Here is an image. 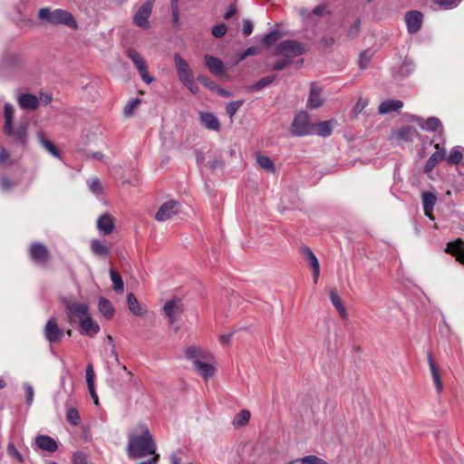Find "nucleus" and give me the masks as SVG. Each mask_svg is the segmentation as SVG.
I'll return each instance as SVG.
<instances>
[{
  "instance_id": "nucleus-29",
  "label": "nucleus",
  "mask_w": 464,
  "mask_h": 464,
  "mask_svg": "<svg viewBox=\"0 0 464 464\" xmlns=\"http://www.w3.org/2000/svg\"><path fill=\"white\" fill-rule=\"evenodd\" d=\"M37 447L43 450L54 452L58 449L57 442L46 435H39L35 438Z\"/></svg>"
},
{
  "instance_id": "nucleus-42",
  "label": "nucleus",
  "mask_w": 464,
  "mask_h": 464,
  "mask_svg": "<svg viewBox=\"0 0 464 464\" xmlns=\"http://www.w3.org/2000/svg\"><path fill=\"white\" fill-rule=\"evenodd\" d=\"M87 185L90 191L96 197H100L102 194L103 187L101 180L98 178H91L87 180Z\"/></svg>"
},
{
  "instance_id": "nucleus-58",
  "label": "nucleus",
  "mask_w": 464,
  "mask_h": 464,
  "mask_svg": "<svg viewBox=\"0 0 464 464\" xmlns=\"http://www.w3.org/2000/svg\"><path fill=\"white\" fill-rule=\"evenodd\" d=\"M185 87H187L192 93L196 94L198 92L199 89L197 83L194 81V78H188V80L181 82Z\"/></svg>"
},
{
  "instance_id": "nucleus-59",
  "label": "nucleus",
  "mask_w": 464,
  "mask_h": 464,
  "mask_svg": "<svg viewBox=\"0 0 464 464\" xmlns=\"http://www.w3.org/2000/svg\"><path fill=\"white\" fill-rule=\"evenodd\" d=\"M371 58H372V54L369 51H365V52L362 53L360 55V60H359L360 67L362 69L366 68Z\"/></svg>"
},
{
  "instance_id": "nucleus-55",
  "label": "nucleus",
  "mask_w": 464,
  "mask_h": 464,
  "mask_svg": "<svg viewBox=\"0 0 464 464\" xmlns=\"http://www.w3.org/2000/svg\"><path fill=\"white\" fill-rule=\"evenodd\" d=\"M242 104L243 101L241 100L229 102L226 108L227 113L232 118Z\"/></svg>"
},
{
  "instance_id": "nucleus-8",
  "label": "nucleus",
  "mask_w": 464,
  "mask_h": 464,
  "mask_svg": "<svg viewBox=\"0 0 464 464\" xmlns=\"http://www.w3.org/2000/svg\"><path fill=\"white\" fill-rule=\"evenodd\" d=\"M304 45L294 40H285L278 44L276 54L293 59L304 53Z\"/></svg>"
},
{
  "instance_id": "nucleus-51",
  "label": "nucleus",
  "mask_w": 464,
  "mask_h": 464,
  "mask_svg": "<svg viewBox=\"0 0 464 464\" xmlns=\"http://www.w3.org/2000/svg\"><path fill=\"white\" fill-rule=\"evenodd\" d=\"M368 104H369V102L367 99L360 97L353 108V115L358 116L368 106Z\"/></svg>"
},
{
  "instance_id": "nucleus-53",
  "label": "nucleus",
  "mask_w": 464,
  "mask_h": 464,
  "mask_svg": "<svg viewBox=\"0 0 464 464\" xmlns=\"http://www.w3.org/2000/svg\"><path fill=\"white\" fill-rule=\"evenodd\" d=\"M23 387L25 391V398H26V403L31 406L33 401H34V387L28 383V382H24L23 384Z\"/></svg>"
},
{
  "instance_id": "nucleus-21",
  "label": "nucleus",
  "mask_w": 464,
  "mask_h": 464,
  "mask_svg": "<svg viewBox=\"0 0 464 464\" xmlns=\"http://www.w3.org/2000/svg\"><path fill=\"white\" fill-rule=\"evenodd\" d=\"M421 198L425 216L428 217L430 219L433 220L434 217L432 215V211L437 202L436 195L432 192L424 191L421 194Z\"/></svg>"
},
{
  "instance_id": "nucleus-23",
  "label": "nucleus",
  "mask_w": 464,
  "mask_h": 464,
  "mask_svg": "<svg viewBox=\"0 0 464 464\" xmlns=\"http://www.w3.org/2000/svg\"><path fill=\"white\" fill-rule=\"evenodd\" d=\"M199 121L202 126L210 130H219L220 122L218 119L210 112H199Z\"/></svg>"
},
{
  "instance_id": "nucleus-46",
  "label": "nucleus",
  "mask_w": 464,
  "mask_h": 464,
  "mask_svg": "<svg viewBox=\"0 0 464 464\" xmlns=\"http://www.w3.org/2000/svg\"><path fill=\"white\" fill-rule=\"evenodd\" d=\"M275 80V76H266L260 79L258 82H256L255 84H253L250 87V90L253 92H258L262 90L264 87L269 85L272 83Z\"/></svg>"
},
{
  "instance_id": "nucleus-32",
  "label": "nucleus",
  "mask_w": 464,
  "mask_h": 464,
  "mask_svg": "<svg viewBox=\"0 0 464 464\" xmlns=\"http://www.w3.org/2000/svg\"><path fill=\"white\" fill-rule=\"evenodd\" d=\"M91 250L98 256H106L110 254V247L106 246L105 242L100 239H92L91 241Z\"/></svg>"
},
{
  "instance_id": "nucleus-36",
  "label": "nucleus",
  "mask_w": 464,
  "mask_h": 464,
  "mask_svg": "<svg viewBox=\"0 0 464 464\" xmlns=\"http://www.w3.org/2000/svg\"><path fill=\"white\" fill-rule=\"evenodd\" d=\"M446 160L449 163L458 164L464 160V148L461 146L453 147L449 156H446Z\"/></svg>"
},
{
  "instance_id": "nucleus-47",
  "label": "nucleus",
  "mask_w": 464,
  "mask_h": 464,
  "mask_svg": "<svg viewBox=\"0 0 464 464\" xmlns=\"http://www.w3.org/2000/svg\"><path fill=\"white\" fill-rule=\"evenodd\" d=\"M66 419H67V421L73 426H77L81 420L78 411L74 408H70L67 411Z\"/></svg>"
},
{
  "instance_id": "nucleus-37",
  "label": "nucleus",
  "mask_w": 464,
  "mask_h": 464,
  "mask_svg": "<svg viewBox=\"0 0 464 464\" xmlns=\"http://www.w3.org/2000/svg\"><path fill=\"white\" fill-rule=\"evenodd\" d=\"M301 253L311 269H317V267L320 266L317 257L309 247L303 246L301 248Z\"/></svg>"
},
{
  "instance_id": "nucleus-31",
  "label": "nucleus",
  "mask_w": 464,
  "mask_h": 464,
  "mask_svg": "<svg viewBox=\"0 0 464 464\" xmlns=\"http://www.w3.org/2000/svg\"><path fill=\"white\" fill-rule=\"evenodd\" d=\"M127 304L130 311L136 316H142L147 312L144 305L140 304L135 295L130 293L127 296Z\"/></svg>"
},
{
  "instance_id": "nucleus-60",
  "label": "nucleus",
  "mask_w": 464,
  "mask_h": 464,
  "mask_svg": "<svg viewBox=\"0 0 464 464\" xmlns=\"http://www.w3.org/2000/svg\"><path fill=\"white\" fill-rule=\"evenodd\" d=\"M291 63V59L287 58V57H283L282 59H280L279 61H277L274 65H273V70L275 71H280V70H283L285 69L288 64Z\"/></svg>"
},
{
  "instance_id": "nucleus-17",
  "label": "nucleus",
  "mask_w": 464,
  "mask_h": 464,
  "mask_svg": "<svg viewBox=\"0 0 464 464\" xmlns=\"http://www.w3.org/2000/svg\"><path fill=\"white\" fill-rule=\"evenodd\" d=\"M419 135L418 130L412 126H402L392 133V138L398 142H412Z\"/></svg>"
},
{
  "instance_id": "nucleus-63",
  "label": "nucleus",
  "mask_w": 464,
  "mask_h": 464,
  "mask_svg": "<svg viewBox=\"0 0 464 464\" xmlns=\"http://www.w3.org/2000/svg\"><path fill=\"white\" fill-rule=\"evenodd\" d=\"M242 31H243L244 34H246V35L251 34L253 32L252 23L248 20L244 21Z\"/></svg>"
},
{
  "instance_id": "nucleus-6",
  "label": "nucleus",
  "mask_w": 464,
  "mask_h": 464,
  "mask_svg": "<svg viewBox=\"0 0 464 464\" xmlns=\"http://www.w3.org/2000/svg\"><path fill=\"white\" fill-rule=\"evenodd\" d=\"M290 132L293 136L303 137L314 133V124L310 121L307 112H298L292 122Z\"/></svg>"
},
{
  "instance_id": "nucleus-20",
  "label": "nucleus",
  "mask_w": 464,
  "mask_h": 464,
  "mask_svg": "<svg viewBox=\"0 0 464 464\" xmlns=\"http://www.w3.org/2000/svg\"><path fill=\"white\" fill-rule=\"evenodd\" d=\"M435 148L437 150L432 155H430L425 165L424 171L426 173L431 172L440 161L446 159V150L443 148L440 149L439 144H436Z\"/></svg>"
},
{
  "instance_id": "nucleus-64",
  "label": "nucleus",
  "mask_w": 464,
  "mask_h": 464,
  "mask_svg": "<svg viewBox=\"0 0 464 464\" xmlns=\"http://www.w3.org/2000/svg\"><path fill=\"white\" fill-rule=\"evenodd\" d=\"M237 13V7L236 5L231 4L226 13L224 14V18L228 20L230 19L234 14Z\"/></svg>"
},
{
  "instance_id": "nucleus-24",
  "label": "nucleus",
  "mask_w": 464,
  "mask_h": 464,
  "mask_svg": "<svg viewBox=\"0 0 464 464\" xmlns=\"http://www.w3.org/2000/svg\"><path fill=\"white\" fill-rule=\"evenodd\" d=\"M85 377H86V382H87L89 393H90L92 399L93 400L94 404L98 405L99 398L96 393L95 386H94L95 375H94L92 364H91V363H89L86 367Z\"/></svg>"
},
{
  "instance_id": "nucleus-5",
  "label": "nucleus",
  "mask_w": 464,
  "mask_h": 464,
  "mask_svg": "<svg viewBox=\"0 0 464 464\" xmlns=\"http://www.w3.org/2000/svg\"><path fill=\"white\" fill-rule=\"evenodd\" d=\"M62 301L64 305L67 319L71 324L77 321L80 324L81 322L84 321L89 315H91L89 314V305L87 304L72 301L67 298H63Z\"/></svg>"
},
{
  "instance_id": "nucleus-35",
  "label": "nucleus",
  "mask_w": 464,
  "mask_h": 464,
  "mask_svg": "<svg viewBox=\"0 0 464 464\" xmlns=\"http://www.w3.org/2000/svg\"><path fill=\"white\" fill-rule=\"evenodd\" d=\"M330 299L333 305L336 308L339 314L344 318L347 315L345 306L343 305L341 297L339 296L337 290L333 288L330 290Z\"/></svg>"
},
{
  "instance_id": "nucleus-28",
  "label": "nucleus",
  "mask_w": 464,
  "mask_h": 464,
  "mask_svg": "<svg viewBox=\"0 0 464 464\" xmlns=\"http://www.w3.org/2000/svg\"><path fill=\"white\" fill-rule=\"evenodd\" d=\"M403 107V102L400 100H386L381 102L378 108L380 114L384 115L393 111H398Z\"/></svg>"
},
{
  "instance_id": "nucleus-44",
  "label": "nucleus",
  "mask_w": 464,
  "mask_h": 464,
  "mask_svg": "<svg viewBox=\"0 0 464 464\" xmlns=\"http://www.w3.org/2000/svg\"><path fill=\"white\" fill-rule=\"evenodd\" d=\"M250 419V412L247 410H242L237 413L233 420L236 427H241L248 422Z\"/></svg>"
},
{
  "instance_id": "nucleus-49",
  "label": "nucleus",
  "mask_w": 464,
  "mask_h": 464,
  "mask_svg": "<svg viewBox=\"0 0 464 464\" xmlns=\"http://www.w3.org/2000/svg\"><path fill=\"white\" fill-rule=\"evenodd\" d=\"M141 101L139 98L132 99L124 107L123 113L126 117H130L133 114V111L137 108Z\"/></svg>"
},
{
  "instance_id": "nucleus-45",
  "label": "nucleus",
  "mask_w": 464,
  "mask_h": 464,
  "mask_svg": "<svg viewBox=\"0 0 464 464\" xmlns=\"http://www.w3.org/2000/svg\"><path fill=\"white\" fill-rule=\"evenodd\" d=\"M297 461L300 462L301 464H328L325 460L314 455L305 456L304 458L290 462V464H294L295 462Z\"/></svg>"
},
{
  "instance_id": "nucleus-48",
  "label": "nucleus",
  "mask_w": 464,
  "mask_h": 464,
  "mask_svg": "<svg viewBox=\"0 0 464 464\" xmlns=\"http://www.w3.org/2000/svg\"><path fill=\"white\" fill-rule=\"evenodd\" d=\"M440 8L450 10L457 7L460 0H433Z\"/></svg>"
},
{
  "instance_id": "nucleus-26",
  "label": "nucleus",
  "mask_w": 464,
  "mask_h": 464,
  "mask_svg": "<svg viewBox=\"0 0 464 464\" xmlns=\"http://www.w3.org/2000/svg\"><path fill=\"white\" fill-rule=\"evenodd\" d=\"M446 252L455 256L457 260L464 264V241L458 239L447 245Z\"/></svg>"
},
{
  "instance_id": "nucleus-34",
  "label": "nucleus",
  "mask_w": 464,
  "mask_h": 464,
  "mask_svg": "<svg viewBox=\"0 0 464 464\" xmlns=\"http://www.w3.org/2000/svg\"><path fill=\"white\" fill-rule=\"evenodd\" d=\"M428 359L434 385L436 387L437 392L440 393L443 390L442 381L440 379V373L435 366L434 361L430 354H429Z\"/></svg>"
},
{
  "instance_id": "nucleus-22",
  "label": "nucleus",
  "mask_w": 464,
  "mask_h": 464,
  "mask_svg": "<svg viewBox=\"0 0 464 464\" xmlns=\"http://www.w3.org/2000/svg\"><path fill=\"white\" fill-rule=\"evenodd\" d=\"M114 220L107 213L102 214L97 220V228L103 235H110L114 229Z\"/></svg>"
},
{
  "instance_id": "nucleus-52",
  "label": "nucleus",
  "mask_w": 464,
  "mask_h": 464,
  "mask_svg": "<svg viewBox=\"0 0 464 464\" xmlns=\"http://www.w3.org/2000/svg\"><path fill=\"white\" fill-rule=\"evenodd\" d=\"M13 163L10 153L5 148L0 147V166H10Z\"/></svg>"
},
{
  "instance_id": "nucleus-4",
  "label": "nucleus",
  "mask_w": 464,
  "mask_h": 464,
  "mask_svg": "<svg viewBox=\"0 0 464 464\" xmlns=\"http://www.w3.org/2000/svg\"><path fill=\"white\" fill-rule=\"evenodd\" d=\"M38 19L53 25L63 24L77 29L78 24L73 15L67 10L57 8L52 10L49 7H43L38 11Z\"/></svg>"
},
{
  "instance_id": "nucleus-11",
  "label": "nucleus",
  "mask_w": 464,
  "mask_h": 464,
  "mask_svg": "<svg viewBox=\"0 0 464 464\" xmlns=\"http://www.w3.org/2000/svg\"><path fill=\"white\" fill-rule=\"evenodd\" d=\"M29 255L31 259L39 266H44L50 258L48 248L39 242H34L30 246Z\"/></svg>"
},
{
  "instance_id": "nucleus-16",
  "label": "nucleus",
  "mask_w": 464,
  "mask_h": 464,
  "mask_svg": "<svg viewBox=\"0 0 464 464\" xmlns=\"http://www.w3.org/2000/svg\"><path fill=\"white\" fill-rule=\"evenodd\" d=\"M423 21V14L419 11H411L405 14L407 30L411 34L420 31Z\"/></svg>"
},
{
  "instance_id": "nucleus-43",
  "label": "nucleus",
  "mask_w": 464,
  "mask_h": 464,
  "mask_svg": "<svg viewBox=\"0 0 464 464\" xmlns=\"http://www.w3.org/2000/svg\"><path fill=\"white\" fill-rule=\"evenodd\" d=\"M110 276L112 281V288L115 292L121 293L123 291V281L121 276L114 270L110 271Z\"/></svg>"
},
{
  "instance_id": "nucleus-27",
  "label": "nucleus",
  "mask_w": 464,
  "mask_h": 464,
  "mask_svg": "<svg viewBox=\"0 0 464 464\" xmlns=\"http://www.w3.org/2000/svg\"><path fill=\"white\" fill-rule=\"evenodd\" d=\"M82 334L90 337L94 336L100 332V325L89 315L84 321L79 324Z\"/></svg>"
},
{
  "instance_id": "nucleus-14",
  "label": "nucleus",
  "mask_w": 464,
  "mask_h": 464,
  "mask_svg": "<svg viewBox=\"0 0 464 464\" xmlns=\"http://www.w3.org/2000/svg\"><path fill=\"white\" fill-rule=\"evenodd\" d=\"M325 102V97L324 95V90L322 87L317 84L312 82L310 87V92L307 100V106L311 109H318Z\"/></svg>"
},
{
  "instance_id": "nucleus-10",
  "label": "nucleus",
  "mask_w": 464,
  "mask_h": 464,
  "mask_svg": "<svg viewBox=\"0 0 464 464\" xmlns=\"http://www.w3.org/2000/svg\"><path fill=\"white\" fill-rule=\"evenodd\" d=\"M127 54L139 71V73L143 82L147 84H150L153 81V78L149 74L148 67L143 57L134 49H129L127 51Z\"/></svg>"
},
{
  "instance_id": "nucleus-12",
  "label": "nucleus",
  "mask_w": 464,
  "mask_h": 464,
  "mask_svg": "<svg viewBox=\"0 0 464 464\" xmlns=\"http://www.w3.org/2000/svg\"><path fill=\"white\" fill-rule=\"evenodd\" d=\"M179 211V204L178 201L169 200L160 206L156 213L155 218L158 221H166L171 218Z\"/></svg>"
},
{
  "instance_id": "nucleus-41",
  "label": "nucleus",
  "mask_w": 464,
  "mask_h": 464,
  "mask_svg": "<svg viewBox=\"0 0 464 464\" xmlns=\"http://www.w3.org/2000/svg\"><path fill=\"white\" fill-rule=\"evenodd\" d=\"M415 71V64L413 61L406 58L401 63V66L398 69V73L401 77H408Z\"/></svg>"
},
{
  "instance_id": "nucleus-2",
  "label": "nucleus",
  "mask_w": 464,
  "mask_h": 464,
  "mask_svg": "<svg viewBox=\"0 0 464 464\" xmlns=\"http://www.w3.org/2000/svg\"><path fill=\"white\" fill-rule=\"evenodd\" d=\"M185 357L191 362L192 368L205 382L211 379L217 371L213 354L207 349L189 345L185 349Z\"/></svg>"
},
{
  "instance_id": "nucleus-61",
  "label": "nucleus",
  "mask_w": 464,
  "mask_h": 464,
  "mask_svg": "<svg viewBox=\"0 0 464 464\" xmlns=\"http://www.w3.org/2000/svg\"><path fill=\"white\" fill-rule=\"evenodd\" d=\"M7 452L10 456L17 459L18 461H20V462L24 461L22 455L20 454V452L17 450V449L15 448V446L14 444H12V443L8 444Z\"/></svg>"
},
{
  "instance_id": "nucleus-30",
  "label": "nucleus",
  "mask_w": 464,
  "mask_h": 464,
  "mask_svg": "<svg viewBox=\"0 0 464 464\" xmlns=\"http://www.w3.org/2000/svg\"><path fill=\"white\" fill-rule=\"evenodd\" d=\"M37 140L40 145L52 156L55 158H61L60 152L55 145L45 137V134L43 131L37 132Z\"/></svg>"
},
{
  "instance_id": "nucleus-39",
  "label": "nucleus",
  "mask_w": 464,
  "mask_h": 464,
  "mask_svg": "<svg viewBox=\"0 0 464 464\" xmlns=\"http://www.w3.org/2000/svg\"><path fill=\"white\" fill-rule=\"evenodd\" d=\"M332 121H325L319 122L317 124H314V133L321 137H328L332 133Z\"/></svg>"
},
{
  "instance_id": "nucleus-54",
  "label": "nucleus",
  "mask_w": 464,
  "mask_h": 464,
  "mask_svg": "<svg viewBox=\"0 0 464 464\" xmlns=\"http://www.w3.org/2000/svg\"><path fill=\"white\" fill-rule=\"evenodd\" d=\"M279 37L280 34L277 31H272L264 36L263 43L270 46L274 44Z\"/></svg>"
},
{
  "instance_id": "nucleus-25",
  "label": "nucleus",
  "mask_w": 464,
  "mask_h": 464,
  "mask_svg": "<svg viewBox=\"0 0 464 464\" xmlns=\"http://www.w3.org/2000/svg\"><path fill=\"white\" fill-rule=\"evenodd\" d=\"M17 102L24 110H35L40 102L39 99L31 93H24L18 96Z\"/></svg>"
},
{
  "instance_id": "nucleus-15",
  "label": "nucleus",
  "mask_w": 464,
  "mask_h": 464,
  "mask_svg": "<svg viewBox=\"0 0 464 464\" xmlns=\"http://www.w3.org/2000/svg\"><path fill=\"white\" fill-rule=\"evenodd\" d=\"M173 58L175 63V68L177 71V75L180 82H183L188 78L193 77V73L189 64L183 57L180 56V54L175 53Z\"/></svg>"
},
{
  "instance_id": "nucleus-9",
  "label": "nucleus",
  "mask_w": 464,
  "mask_h": 464,
  "mask_svg": "<svg viewBox=\"0 0 464 464\" xmlns=\"http://www.w3.org/2000/svg\"><path fill=\"white\" fill-rule=\"evenodd\" d=\"M63 334L64 333L60 328L57 318L54 316L50 317L44 328V338L51 343H56L61 342Z\"/></svg>"
},
{
  "instance_id": "nucleus-33",
  "label": "nucleus",
  "mask_w": 464,
  "mask_h": 464,
  "mask_svg": "<svg viewBox=\"0 0 464 464\" xmlns=\"http://www.w3.org/2000/svg\"><path fill=\"white\" fill-rule=\"evenodd\" d=\"M98 309L100 313L107 319H111L114 314V307L112 304L103 296L99 298Z\"/></svg>"
},
{
  "instance_id": "nucleus-50",
  "label": "nucleus",
  "mask_w": 464,
  "mask_h": 464,
  "mask_svg": "<svg viewBox=\"0 0 464 464\" xmlns=\"http://www.w3.org/2000/svg\"><path fill=\"white\" fill-rule=\"evenodd\" d=\"M16 186V182L11 181L6 176L0 177V189L4 192L11 191Z\"/></svg>"
},
{
  "instance_id": "nucleus-13",
  "label": "nucleus",
  "mask_w": 464,
  "mask_h": 464,
  "mask_svg": "<svg viewBox=\"0 0 464 464\" xmlns=\"http://www.w3.org/2000/svg\"><path fill=\"white\" fill-rule=\"evenodd\" d=\"M163 311L169 324H174L179 319L183 312L182 304L179 300H169L165 303Z\"/></svg>"
},
{
  "instance_id": "nucleus-3",
  "label": "nucleus",
  "mask_w": 464,
  "mask_h": 464,
  "mask_svg": "<svg viewBox=\"0 0 464 464\" xmlns=\"http://www.w3.org/2000/svg\"><path fill=\"white\" fill-rule=\"evenodd\" d=\"M4 133L12 138L15 144L26 147L28 143V126L29 122L27 119H21L17 125L14 124V107L6 102L4 107Z\"/></svg>"
},
{
  "instance_id": "nucleus-18",
  "label": "nucleus",
  "mask_w": 464,
  "mask_h": 464,
  "mask_svg": "<svg viewBox=\"0 0 464 464\" xmlns=\"http://www.w3.org/2000/svg\"><path fill=\"white\" fill-rule=\"evenodd\" d=\"M411 121L416 122L421 129L428 131L437 130L441 127V121L437 117H430L424 120L419 116H411Z\"/></svg>"
},
{
  "instance_id": "nucleus-57",
  "label": "nucleus",
  "mask_w": 464,
  "mask_h": 464,
  "mask_svg": "<svg viewBox=\"0 0 464 464\" xmlns=\"http://www.w3.org/2000/svg\"><path fill=\"white\" fill-rule=\"evenodd\" d=\"M227 28L225 24H219L212 28V34L215 37H222L226 34Z\"/></svg>"
},
{
  "instance_id": "nucleus-19",
  "label": "nucleus",
  "mask_w": 464,
  "mask_h": 464,
  "mask_svg": "<svg viewBox=\"0 0 464 464\" xmlns=\"http://www.w3.org/2000/svg\"><path fill=\"white\" fill-rule=\"evenodd\" d=\"M204 58L205 64L212 74L220 76L225 73V65L219 58L208 54H206Z\"/></svg>"
},
{
  "instance_id": "nucleus-7",
  "label": "nucleus",
  "mask_w": 464,
  "mask_h": 464,
  "mask_svg": "<svg viewBox=\"0 0 464 464\" xmlns=\"http://www.w3.org/2000/svg\"><path fill=\"white\" fill-rule=\"evenodd\" d=\"M154 3V0H147L138 7L132 17L133 24L137 27L144 30L150 28V17L152 14Z\"/></svg>"
},
{
  "instance_id": "nucleus-56",
  "label": "nucleus",
  "mask_w": 464,
  "mask_h": 464,
  "mask_svg": "<svg viewBox=\"0 0 464 464\" xmlns=\"http://www.w3.org/2000/svg\"><path fill=\"white\" fill-rule=\"evenodd\" d=\"M198 81L210 91L218 89V85L213 81L202 74L198 76Z\"/></svg>"
},
{
  "instance_id": "nucleus-62",
  "label": "nucleus",
  "mask_w": 464,
  "mask_h": 464,
  "mask_svg": "<svg viewBox=\"0 0 464 464\" xmlns=\"http://www.w3.org/2000/svg\"><path fill=\"white\" fill-rule=\"evenodd\" d=\"M73 463L74 464H87L86 457L82 452H76L73 455Z\"/></svg>"
},
{
  "instance_id": "nucleus-40",
  "label": "nucleus",
  "mask_w": 464,
  "mask_h": 464,
  "mask_svg": "<svg viewBox=\"0 0 464 464\" xmlns=\"http://www.w3.org/2000/svg\"><path fill=\"white\" fill-rule=\"evenodd\" d=\"M256 162L260 166V168L263 169L264 170L270 172V173L276 172L275 164L269 157L265 156V155H257Z\"/></svg>"
},
{
  "instance_id": "nucleus-38",
  "label": "nucleus",
  "mask_w": 464,
  "mask_h": 464,
  "mask_svg": "<svg viewBox=\"0 0 464 464\" xmlns=\"http://www.w3.org/2000/svg\"><path fill=\"white\" fill-rule=\"evenodd\" d=\"M19 64V59L16 55L14 54H5L1 62H0V68L1 70H7V69H11V68H15L17 67Z\"/></svg>"
},
{
  "instance_id": "nucleus-1",
  "label": "nucleus",
  "mask_w": 464,
  "mask_h": 464,
  "mask_svg": "<svg viewBox=\"0 0 464 464\" xmlns=\"http://www.w3.org/2000/svg\"><path fill=\"white\" fill-rule=\"evenodd\" d=\"M140 432H130L128 435V444L126 453L129 459H138L158 455L156 453L157 446L149 429L140 425Z\"/></svg>"
}]
</instances>
